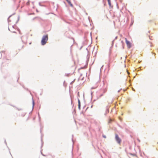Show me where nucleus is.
I'll use <instances>...</instances> for the list:
<instances>
[{"instance_id":"obj_21","label":"nucleus","mask_w":158,"mask_h":158,"mask_svg":"<svg viewBox=\"0 0 158 158\" xmlns=\"http://www.w3.org/2000/svg\"><path fill=\"white\" fill-rule=\"evenodd\" d=\"M5 144H6V140H5Z\"/></svg>"},{"instance_id":"obj_4","label":"nucleus","mask_w":158,"mask_h":158,"mask_svg":"<svg viewBox=\"0 0 158 158\" xmlns=\"http://www.w3.org/2000/svg\"><path fill=\"white\" fill-rule=\"evenodd\" d=\"M126 43L127 46L129 48H130L131 46V44L130 42L129 41L127 40V39H126Z\"/></svg>"},{"instance_id":"obj_16","label":"nucleus","mask_w":158,"mask_h":158,"mask_svg":"<svg viewBox=\"0 0 158 158\" xmlns=\"http://www.w3.org/2000/svg\"><path fill=\"white\" fill-rule=\"evenodd\" d=\"M87 64L85 65L84 66L85 68H86L87 67Z\"/></svg>"},{"instance_id":"obj_12","label":"nucleus","mask_w":158,"mask_h":158,"mask_svg":"<svg viewBox=\"0 0 158 158\" xmlns=\"http://www.w3.org/2000/svg\"><path fill=\"white\" fill-rule=\"evenodd\" d=\"M69 4V5H70L71 7H73V4L71 3V2H70V4Z\"/></svg>"},{"instance_id":"obj_20","label":"nucleus","mask_w":158,"mask_h":158,"mask_svg":"<svg viewBox=\"0 0 158 158\" xmlns=\"http://www.w3.org/2000/svg\"><path fill=\"white\" fill-rule=\"evenodd\" d=\"M137 140H138V141L139 142H140V140L139 139H137Z\"/></svg>"},{"instance_id":"obj_7","label":"nucleus","mask_w":158,"mask_h":158,"mask_svg":"<svg viewBox=\"0 0 158 158\" xmlns=\"http://www.w3.org/2000/svg\"><path fill=\"white\" fill-rule=\"evenodd\" d=\"M41 2H39V5L40 6H44V5H42L41 4Z\"/></svg>"},{"instance_id":"obj_3","label":"nucleus","mask_w":158,"mask_h":158,"mask_svg":"<svg viewBox=\"0 0 158 158\" xmlns=\"http://www.w3.org/2000/svg\"><path fill=\"white\" fill-rule=\"evenodd\" d=\"M103 84L104 86V88L103 89V93H105L107 91V85H105V83L103 81Z\"/></svg>"},{"instance_id":"obj_9","label":"nucleus","mask_w":158,"mask_h":158,"mask_svg":"<svg viewBox=\"0 0 158 158\" xmlns=\"http://www.w3.org/2000/svg\"><path fill=\"white\" fill-rule=\"evenodd\" d=\"M35 105V102L34 101L33 99H32V105H33V108L34 107V106Z\"/></svg>"},{"instance_id":"obj_5","label":"nucleus","mask_w":158,"mask_h":158,"mask_svg":"<svg viewBox=\"0 0 158 158\" xmlns=\"http://www.w3.org/2000/svg\"><path fill=\"white\" fill-rule=\"evenodd\" d=\"M107 0V2H108V3L110 7L112 8L113 7V6H112V5H111L110 0Z\"/></svg>"},{"instance_id":"obj_14","label":"nucleus","mask_w":158,"mask_h":158,"mask_svg":"<svg viewBox=\"0 0 158 158\" xmlns=\"http://www.w3.org/2000/svg\"><path fill=\"white\" fill-rule=\"evenodd\" d=\"M75 79H74V80L73 81H72V82H71V83H70V84H73V83L74 82V81H75Z\"/></svg>"},{"instance_id":"obj_25","label":"nucleus","mask_w":158,"mask_h":158,"mask_svg":"<svg viewBox=\"0 0 158 158\" xmlns=\"http://www.w3.org/2000/svg\"><path fill=\"white\" fill-rule=\"evenodd\" d=\"M4 52V51H2V52H1V53L2 52Z\"/></svg>"},{"instance_id":"obj_19","label":"nucleus","mask_w":158,"mask_h":158,"mask_svg":"<svg viewBox=\"0 0 158 158\" xmlns=\"http://www.w3.org/2000/svg\"><path fill=\"white\" fill-rule=\"evenodd\" d=\"M103 138H106V136L105 135H103Z\"/></svg>"},{"instance_id":"obj_2","label":"nucleus","mask_w":158,"mask_h":158,"mask_svg":"<svg viewBox=\"0 0 158 158\" xmlns=\"http://www.w3.org/2000/svg\"><path fill=\"white\" fill-rule=\"evenodd\" d=\"M115 139L116 141L119 144H120L122 142V140L119 137L118 135L115 134Z\"/></svg>"},{"instance_id":"obj_22","label":"nucleus","mask_w":158,"mask_h":158,"mask_svg":"<svg viewBox=\"0 0 158 158\" xmlns=\"http://www.w3.org/2000/svg\"><path fill=\"white\" fill-rule=\"evenodd\" d=\"M120 89L118 90V92H120Z\"/></svg>"},{"instance_id":"obj_6","label":"nucleus","mask_w":158,"mask_h":158,"mask_svg":"<svg viewBox=\"0 0 158 158\" xmlns=\"http://www.w3.org/2000/svg\"><path fill=\"white\" fill-rule=\"evenodd\" d=\"M78 108L79 110L81 109V102L80 100L78 99Z\"/></svg>"},{"instance_id":"obj_26","label":"nucleus","mask_w":158,"mask_h":158,"mask_svg":"<svg viewBox=\"0 0 158 158\" xmlns=\"http://www.w3.org/2000/svg\"><path fill=\"white\" fill-rule=\"evenodd\" d=\"M72 141H73V139H72Z\"/></svg>"},{"instance_id":"obj_13","label":"nucleus","mask_w":158,"mask_h":158,"mask_svg":"<svg viewBox=\"0 0 158 158\" xmlns=\"http://www.w3.org/2000/svg\"><path fill=\"white\" fill-rule=\"evenodd\" d=\"M11 16H10L8 18V22H10V20H9V18Z\"/></svg>"},{"instance_id":"obj_15","label":"nucleus","mask_w":158,"mask_h":158,"mask_svg":"<svg viewBox=\"0 0 158 158\" xmlns=\"http://www.w3.org/2000/svg\"><path fill=\"white\" fill-rule=\"evenodd\" d=\"M103 94H100V97H102V96H103Z\"/></svg>"},{"instance_id":"obj_29","label":"nucleus","mask_w":158,"mask_h":158,"mask_svg":"<svg viewBox=\"0 0 158 158\" xmlns=\"http://www.w3.org/2000/svg\"><path fill=\"white\" fill-rule=\"evenodd\" d=\"M13 33H15V31H13Z\"/></svg>"},{"instance_id":"obj_10","label":"nucleus","mask_w":158,"mask_h":158,"mask_svg":"<svg viewBox=\"0 0 158 158\" xmlns=\"http://www.w3.org/2000/svg\"><path fill=\"white\" fill-rule=\"evenodd\" d=\"M109 110L108 109H106V114L109 113Z\"/></svg>"},{"instance_id":"obj_28","label":"nucleus","mask_w":158,"mask_h":158,"mask_svg":"<svg viewBox=\"0 0 158 158\" xmlns=\"http://www.w3.org/2000/svg\"><path fill=\"white\" fill-rule=\"evenodd\" d=\"M92 92H91V94L92 95Z\"/></svg>"},{"instance_id":"obj_27","label":"nucleus","mask_w":158,"mask_h":158,"mask_svg":"<svg viewBox=\"0 0 158 158\" xmlns=\"http://www.w3.org/2000/svg\"><path fill=\"white\" fill-rule=\"evenodd\" d=\"M8 29H9V30L10 31V29H9V28H8Z\"/></svg>"},{"instance_id":"obj_11","label":"nucleus","mask_w":158,"mask_h":158,"mask_svg":"<svg viewBox=\"0 0 158 158\" xmlns=\"http://www.w3.org/2000/svg\"><path fill=\"white\" fill-rule=\"evenodd\" d=\"M66 1L69 4H70V0H66Z\"/></svg>"},{"instance_id":"obj_24","label":"nucleus","mask_w":158,"mask_h":158,"mask_svg":"<svg viewBox=\"0 0 158 158\" xmlns=\"http://www.w3.org/2000/svg\"><path fill=\"white\" fill-rule=\"evenodd\" d=\"M119 119L120 120H122V119L121 118H119Z\"/></svg>"},{"instance_id":"obj_23","label":"nucleus","mask_w":158,"mask_h":158,"mask_svg":"<svg viewBox=\"0 0 158 158\" xmlns=\"http://www.w3.org/2000/svg\"><path fill=\"white\" fill-rule=\"evenodd\" d=\"M94 89V88L93 87L91 88V89Z\"/></svg>"},{"instance_id":"obj_8","label":"nucleus","mask_w":158,"mask_h":158,"mask_svg":"<svg viewBox=\"0 0 158 158\" xmlns=\"http://www.w3.org/2000/svg\"><path fill=\"white\" fill-rule=\"evenodd\" d=\"M114 40L112 41V46L111 47H110V48H112L113 46V45H114Z\"/></svg>"},{"instance_id":"obj_17","label":"nucleus","mask_w":158,"mask_h":158,"mask_svg":"<svg viewBox=\"0 0 158 158\" xmlns=\"http://www.w3.org/2000/svg\"><path fill=\"white\" fill-rule=\"evenodd\" d=\"M117 38H118V37H117V36H116V37H115V38L114 39V40H116V39H117Z\"/></svg>"},{"instance_id":"obj_18","label":"nucleus","mask_w":158,"mask_h":158,"mask_svg":"<svg viewBox=\"0 0 158 158\" xmlns=\"http://www.w3.org/2000/svg\"><path fill=\"white\" fill-rule=\"evenodd\" d=\"M103 65H102V67H101V69H103Z\"/></svg>"},{"instance_id":"obj_30","label":"nucleus","mask_w":158,"mask_h":158,"mask_svg":"<svg viewBox=\"0 0 158 158\" xmlns=\"http://www.w3.org/2000/svg\"><path fill=\"white\" fill-rule=\"evenodd\" d=\"M92 107H93V106H91V107L92 108Z\"/></svg>"},{"instance_id":"obj_1","label":"nucleus","mask_w":158,"mask_h":158,"mask_svg":"<svg viewBox=\"0 0 158 158\" xmlns=\"http://www.w3.org/2000/svg\"><path fill=\"white\" fill-rule=\"evenodd\" d=\"M48 40V34L43 35L42 37L41 44L42 45H45Z\"/></svg>"}]
</instances>
